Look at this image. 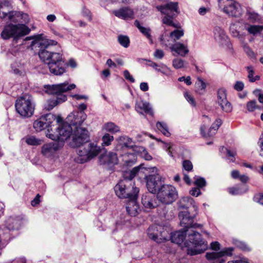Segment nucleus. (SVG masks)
<instances>
[{"label": "nucleus", "instance_id": "13", "mask_svg": "<svg viewBox=\"0 0 263 263\" xmlns=\"http://www.w3.org/2000/svg\"><path fill=\"white\" fill-rule=\"evenodd\" d=\"M22 219L20 216L10 217L5 221V227L3 233V240L7 243L10 239V232L12 230H18L22 225Z\"/></svg>", "mask_w": 263, "mask_h": 263}, {"label": "nucleus", "instance_id": "12", "mask_svg": "<svg viewBox=\"0 0 263 263\" xmlns=\"http://www.w3.org/2000/svg\"><path fill=\"white\" fill-rule=\"evenodd\" d=\"M219 8L230 16L239 17L243 12L241 5L234 0H218Z\"/></svg>", "mask_w": 263, "mask_h": 263}, {"label": "nucleus", "instance_id": "5", "mask_svg": "<svg viewBox=\"0 0 263 263\" xmlns=\"http://www.w3.org/2000/svg\"><path fill=\"white\" fill-rule=\"evenodd\" d=\"M190 231L188 234L189 242L185 243L187 254L193 256L202 253L208 248L207 242L202 238L199 233L192 230Z\"/></svg>", "mask_w": 263, "mask_h": 263}, {"label": "nucleus", "instance_id": "35", "mask_svg": "<svg viewBox=\"0 0 263 263\" xmlns=\"http://www.w3.org/2000/svg\"><path fill=\"white\" fill-rule=\"evenodd\" d=\"M114 140L113 136L106 133L101 138V146L103 147L110 145Z\"/></svg>", "mask_w": 263, "mask_h": 263}, {"label": "nucleus", "instance_id": "11", "mask_svg": "<svg viewBox=\"0 0 263 263\" xmlns=\"http://www.w3.org/2000/svg\"><path fill=\"white\" fill-rule=\"evenodd\" d=\"M157 193L158 200L165 204H171L178 197L176 188L168 184L160 185Z\"/></svg>", "mask_w": 263, "mask_h": 263}, {"label": "nucleus", "instance_id": "7", "mask_svg": "<svg viewBox=\"0 0 263 263\" xmlns=\"http://www.w3.org/2000/svg\"><path fill=\"white\" fill-rule=\"evenodd\" d=\"M158 11L165 15L162 18V23L169 26L177 28L178 25L175 24L173 19L179 13L178 3L170 2L164 5L157 6L156 7Z\"/></svg>", "mask_w": 263, "mask_h": 263}, {"label": "nucleus", "instance_id": "31", "mask_svg": "<svg viewBox=\"0 0 263 263\" xmlns=\"http://www.w3.org/2000/svg\"><path fill=\"white\" fill-rule=\"evenodd\" d=\"M102 130L106 132L115 134L120 132V128L119 126L112 122L105 123L102 127Z\"/></svg>", "mask_w": 263, "mask_h": 263}, {"label": "nucleus", "instance_id": "28", "mask_svg": "<svg viewBox=\"0 0 263 263\" xmlns=\"http://www.w3.org/2000/svg\"><path fill=\"white\" fill-rule=\"evenodd\" d=\"M117 154L114 152H109L107 155L102 156L100 158L101 161L108 165H115L119 162V157Z\"/></svg>", "mask_w": 263, "mask_h": 263}, {"label": "nucleus", "instance_id": "25", "mask_svg": "<svg viewBox=\"0 0 263 263\" xmlns=\"http://www.w3.org/2000/svg\"><path fill=\"white\" fill-rule=\"evenodd\" d=\"M177 205L179 209H187L192 205L194 210L196 212L197 211V207L195 204L194 200L190 197H182L177 202Z\"/></svg>", "mask_w": 263, "mask_h": 263}, {"label": "nucleus", "instance_id": "8", "mask_svg": "<svg viewBox=\"0 0 263 263\" xmlns=\"http://www.w3.org/2000/svg\"><path fill=\"white\" fill-rule=\"evenodd\" d=\"M34 106L32 97L28 94L18 98L15 104L16 111L25 118L30 117L33 115Z\"/></svg>", "mask_w": 263, "mask_h": 263}, {"label": "nucleus", "instance_id": "33", "mask_svg": "<svg viewBox=\"0 0 263 263\" xmlns=\"http://www.w3.org/2000/svg\"><path fill=\"white\" fill-rule=\"evenodd\" d=\"M147 62L148 63L146 64L147 65L153 67L155 70L158 72H161L162 73L166 74L167 72L170 71L169 68L163 64L158 65L151 60H148Z\"/></svg>", "mask_w": 263, "mask_h": 263}, {"label": "nucleus", "instance_id": "58", "mask_svg": "<svg viewBox=\"0 0 263 263\" xmlns=\"http://www.w3.org/2000/svg\"><path fill=\"white\" fill-rule=\"evenodd\" d=\"M184 97L185 98L186 100L192 105L195 106V102L194 101V99L193 97L190 95L187 92H184Z\"/></svg>", "mask_w": 263, "mask_h": 263}, {"label": "nucleus", "instance_id": "40", "mask_svg": "<svg viewBox=\"0 0 263 263\" xmlns=\"http://www.w3.org/2000/svg\"><path fill=\"white\" fill-rule=\"evenodd\" d=\"M247 69L248 72V77L251 82H254L259 79L260 77L259 76L256 75L255 77L253 76L254 74V70L252 66H248L247 67Z\"/></svg>", "mask_w": 263, "mask_h": 263}, {"label": "nucleus", "instance_id": "64", "mask_svg": "<svg viewBox=\"0 0 263 263\" xmlns=\"http://www.w3.org/2000/svg\"><path fill=\"white\" fill-rule=\"evenodd\" d=\"M258 143L260 148V155L263 157V138H260L259 139Z\"/></svg>", "mask_w": 263, "mask_h": 263}, {"label": "nucleus", "instance_id": "39", "mask_svg": "<svg viewBox=\"0 0 263 263\" xmlns=\"http://www.w3.org/2000/svg\"><path fill=\"white\" fill-rule=\"evenodd\" d=\"M247 191L246 187H233L228 189L229 193L232 195H241L245 193Z\"/></svg>", "mask_w": 263, "mask_h": 263}, {"label": "nucleus", "instance_id": "54", "mask_svg": "<svg viewBox=\"0 0 263 263\" xmlns=\"http://www.w3.org/2000/svg\"><path fill=\"white\" fill-rule=\"evenodd\" d=\"M173 66L176 69L182 68L184 66V61L180 59H175L173 61Z\"/></svg>", "mask_w": 263, "mask_h": 263}, {"label": "nucleus", "instance_id": "43", "mask_svg": "<svg viewBox=\"0 0 263 263\" xmlns=\"http://www.w3.org/2000/svg\"><path fill=\"white\" fill-rule=\"evenodd\" d=\"M26 142L30 145H39L41 144V141L33 136H29L25 138Z\"/></svg>", "mask_w": 263, "mask_h": 263}, {"label": "nucleus", "instance_id": "19", "mask_svg": "<svg viewBox=\"0 0 263 263\" xmlns=\"http://www.w3.org/2000/svg\"><path fill=\"white\" fill-rule=\"evenodd\" d=\"M139 192L138 188L136 187L133 188V195L132 196V198L128 199L126 206L127 212L131 216H136L138 214L139 207L137 202V198Z\"/></svg>", "mask_w": 263, "mask_h": 263}, {"label": "nucleus", "instance_id": "22", "mask_svg": "<svg viewBox=\"0 0 263 263\" xmlns=\"http://www.w3.org/2000/svg\"><path fill=\"white\" fill-rule=\"evenodd\" d=\"M213 33L214 40L219 45L226 44L228 42V37L221 27L217 26L214 27Z\"/></svg>", "mask_w": 263, "mask_h": 263}, {"label": "nucleus", "instance_id": "24", "mask_svg": "<svg viewBox=\"0 0 263 263\" xmlns=\"http://www.w3.org/2000/svg\"><path fill=\"white\" fill-rule=\"evenodd\" d=\"M113 13L116 16L123 20L133 19L134 17L133 10L128 7L115 10L113 11Z\"/></svg>", "mask_w": 263, "mask_h": 263}, {"label": "nucleus", "instance_id": "44", "mask_svg": "<svg viewBox=\"0 0 263 263\" xmlns=\"http://www.w3.org/2000/svg\"><path fill=\"white\" fill-rule=\"evenodd\" d=\"M243 49L247 56L252 60L256 59V54L251 47L247 44H244Z\"/></svg>", "mask_w": 263, "mask_h": 263}, {"label": "nucleus", "instance_id": "59", "mask_svg": "<svg viewBox=\"0 0 263 263\" xmlns=\"http://www.w3.org/2000/svg\"><path fill=\"white\" fill-rule=\"evenodd\" d=\"M253 200L261 205H263V194H258L254 196Z\"/></svg>", "mask_w": 263, "mask_h": 263}, {"label": "nucleus", "instance_id": "51", "mask_svg": "<svg viewBox=\"0 0 263 263\" xmlns=\"http://www.w3.org/2000/svg\"><path fill=\"white\" fill-rule=\"evenodd\" d=\"M183 34L182 30L176 29L170 33V37L174 39V40H178L183 35Z\"/></svg>", "mask_w": 263, "mask_h": 263}, {"label": "nucleus", "instance_id": "46", "mask_svg": "<svg viewBox=\"0 0 263 263\" xmlns=\"http://www.w3.org/2000/svg\"><path fill=\"white\" fill-rule=\"evenodd\" d=\"M230 30L233 36L237 37L239 39H241L242 38L241 35L236 29V24L235 23L231 24L230 26Z\"/></svg>", "mask_w": 263, "mask_h": 263}, {"label": "nucleus", "instance_id": "57", "mask_svg": "<svg viewBox=\"0 0 263 263\" xmlns=\"http://www.w3.org/2000/svg\"><path fill=\"white\" fill-rule=\"evenodd\" d=\"M164 55V53L162 50L156 49L154 53V56L156 59H162Z\"/></svg>", "mask_w": 263, "mask_h": 263}, {"label": "nucleus", "instance_id": "50", "mask_svg": "<svg viewBox=\"0 0 263 263\" xmlns=\"http://www.w3.org/2000/svg\"><path fill=\"white\" fill-rule=\"evenodd\" d=\"M247 108L249 111L252 112L256 109H259V107L256 105V101L252 100L247 103Z\"/></svg>", "mask_w": 263, "mask_h": 263}, {"label": "nucleus", "instance_id": "36", "mask_svg": "<svg viewBox=\"0 0 263 263\" xmlns=\"http://www.w3.org/2000/svg\"><path fill=\"white\" fill-rule=\"evenodd\" d=\"M206 84L200 78H198L195 83L196 91L199 94H202L205 90Z\"/></svg>", "mask_w": 263, "mask_h": 263}, {"label": "nucleus", "instance_id": "23", "mask_svg": "<svg viewBox=\"0 0 263 263\" xmlns=\"http://www.w3.org/2000/svg\"><path fill=\"white\" fill-rule=\"evenodd\" d=\"M119 162L124 166H131L136 161V156L134 153H125L123 154H119Z\"/></svg>", "mask_w": 263, "mask_h": 263}, {"label": "nucleus", "instance_id": "47", "mask_svg": "<svg viewBox=\"0 0 263 263\" xmlns=\"http://www.w3.org/2000/svg\"><path fill=\"white\" fill-rule=\"evenodd\" d=\"M3 16L4 18L8 17V20L11 22H16V19L15 16L16 15L17 12L16 11H11L8 13L3 11Z\"/></svg>", "mask_w": 263, "mask_h": 263}, {"label": "nucleus", "instance_id": "53", "mask_svg": "<svg viewBox=\"0 0 263 263\" xmlns=\"http://www.w3.org/2000/svg\"><path fill=\"white\" fill-rule=\"evenodd\" d=\"M194 184L198 187H202L205 185L206 181L204 178L197 177L195 178Z\"/></svg>", "mask_w": 263, "mask_h": 263}, {"label": "nucleus", "instance_id": "45", "mask_svg": "<svg viewBox=\"0 0 263 263\" xmlns=\"http://www.w3.org/2000/svg\"><path fill=\"white\" fill-rule=\"evenodd\" d=\"M227 96L226 90L221 88L218 89L217 91V102L218 103H221V102H223L224 100H227Z\"/></svg>", "mask_w": 263, "mask_h": 263}, {"label": "nucleus", "instance_id": "9", "mask_svg": "<svg viewBox=\"0 0 263 263\" xmlns=\"http://www.w3.org/2000/svg\"><path fill=\"white\" fill-rule=\"evenodd\" d=\"M211 249L214 251L212 252H207L205 257L208 260H215L221 259L219 263H222L225 261L224 258L231 256L234 251L232 247L225 248L219 251L220 244L218 241L212 242L210 244Z\"/></svg>", "mask_w": 263, "mask_h": 263}, {"label": "nucleus", "instance_id": "32", "mask_svg": "<svg viewBox=\"0 0 263 263\" xmlns=\"http://www.w3.org/2000/svg\"><path fill=\"white\" fill-rule=\"evenodd\" d=\"M135 26L139 30L140 32L143 34L150 41L151 43H153L152 37L151 35V29L149 28H146L141 25L140 22L138 20H136L134 22Z\"/></svg>", "mask_w": 263, "mask_h": 263}, {"label": "nucleus", "instance_id": "55", "mask_svg": "<svg viewBox=\"0 0 263 263\" xmlns=\"http://www.w3.org/2000/svg\"><path fill=\"white\" fill-rule=\"evenodd\" d=\"M182 165L183 168L188 172L192 171L193 169V164L189 160L183 161Z\"/></svg>", "mask_w": 263, "mask_h": 263}, {"label": "nucleus", "instance_id": "20", "mask_svg": "<svg viewBox=\"0 0 263 263\" xmlns=\"http://www.w3.org/2000/svg\"><path fill=\"white\" fill-rule=\"evenodd\" d=\"M157 196L155 194L146 193L142 195L141 203L145 209H152L158 206Z\"/></svg>", "mask_w": 263, "mask_h": 263}, {"label": "nucleus", "instance_id": "60", "mask_svg": "<svg viewBox=\"0 0 263 263\" xmlns=\"http://www.w3.org/2000/svg\"><path fill=\"white\" fill-rule=\"evenodd\" d=\"M244 87V84L242 82L237 81L234 86V88L237 91H241Z\"/></svg>", "mask_w": 263, "mask_h": 263}, {"label": "nucleus", "instance_id": "34", "mask_svg": "<svg viewBox=\"0 0 263 263\" xmlns=\"http://www.w3.org/2000/svg\"><path fill=\"white\" fill-rule=\"evenodd\" d=\"M118 140L120 143L119 146L121 148L123 147H130L132 148L134 146V142L132 138L126 136H122L118 138Z\"/></svg>", "mask_w": 263, "mask_h": 263}, {"label": "nucleus", "instance_id": "42", "mask_svg": "<svg viewBox=\"0 0 263 263\" xmlns=\"http://www.w3.org/2000/svg\"><path fill=\"white\" fill-rule=\"evenodd\" d=\"M218 104L221 107L222 110L226 112H231L232 110V106L228 100H224L221 102V103H218Z\"/></svg>", "mask_w": 263, "mask_h": 263}, {"label": "nucleus", "instance_id": "49", "mask_svg": "<svg viewBox=\"0 0 263 263\" xmlns=\"http://www.w3.org/2000/svg\"><path fill=\"white\" fill-rule=\"evenodd\" d=\"M246 16L248 20L252 22H255L258 19V14L250 10L247 11Z\"/></svg>", "mask_w": 263, "mask_h": 263}, {"label": "nucleus", "instance_id": "63", "mask_svg": "<svg viewBox=\"0 0 263 263\" xmlns=\"http://www.w3.org/2000/svg\"><path fill=\"white\" fill-rule=\"evenodd\" d=\"M227 263H249V260L247 258L240 257L239 260L229 261Z\"/></svg>", "mask_w": 263, "mask_h": 263}, {"label": "nucleus", "instance_id": "29", "mask_svg": "<svg viewBox=\"0 0 263 263\" xmlns=\"http://www.w3.org/2000/svg\"><path fill=\"white\" fill-rule=\"evenodd\" d=\"M170 49L172 51H174L182 57H184L189 51L187 46L180 42L172 45Z\"/></svg>", "mask_w": 263, "mask_h": 263}, {"label": "nucleus", "instance_id": "14", "mask_svg": "<svg viewBox=\"0 0 263 263\" xmlns=\"http://www.w3.org/2000/svg\"><path fill=\"white\" fill-rule=\"evenodd\" d=\"M56 116L52 114L42 116L33 123V127L36 132H40L46 128L50 129L52 123L55 121Z\"/></svg>", "mask_w": 263, "mask_h": 263}, {"label": "nucleus", "instance_id": "61", "mask_svg": "<svg viewBox=\"0 0 263 263\" xmlns=\"http://www.w3.org/2000/svg\"><path fill=\"white\" fill-rule=\"evenodd\" d=\"M227 156L229 157L230 160L231 162H234L235 160V155H236V153L234 151H231L229 149H227Z\"/></svg>", "mask_w": 263, "mask_h": 263}, {"label": "nucleus", "instance_id": "62", "mask_svg": "<svg viewBox=\"0 0 263 263\" xmlns=\"http://www.w3.org/2000/svg\"><path fill=\"white\" fill-rule=\"evenodd\" d=\"M190 193L192 196H196V197L198 196L201 194V192H200L199 189L198 187H193L190 191Z\"/></svg>", "mask_w": 263, "mask_h": 263}, {"label": "nucleus", "instance_id": "30", "mask_svg": "<svg viewBox=\"0 0 263 263\" xmlns=\"http://www.w3.org/2000/svg\"><path fill=\"white\" fill-rule=\"evenodd\" d=\"M135 108L136 110L140 114H142L143 111H144L146 114H149L151 115H153L152 107L149 103L147 102L140 101L137 102Z\"/></svg>", "mask_w": 263, "mask_h": 263}, {"label": "nucleus", "instance_id": "27", "mask_svg": "<svg viewBox=\"0 0 263 263\" xmlns=\"http://www.w3.org/2000/svg\"><path fill=\"white\" fill-rule=\"evenodd\" d=\"M187 232H188L187 230L182 229L181 230L172 233L171 236L172 242L177 244L181 243L186 236Z\"/></svg>", "mask_w": 263, "mask_h": 263}, {"label": "nucleus", "instance_id": "56", "mask_svg": "<svg viewBox=\"0 0 263 263\" xmlns=\"http://www.w3.org/2000/svg\"><path fill=\"white\" fill-rule=\"evenodd\" d=\"M123 75L126 80L129 81L131 83L135 82V79L133 76L130 74L127 70H125L123 71Z\"/></svg>", "mask_w": 263, "mask_h": 263}, {"label": "nucleus", "instance_id": "48", "mask_svg": "<svg viewBox=\"0 0 263 263\" xmlns=\"http://www.w3.org/2000/svg\"><path fill=\"white\" fill-rule=\"evenodd\" d=\"M234 244L238 248L243 251H249L250 249L249 247L243 242L235 240L233 241Z\"/></svg>", "mask_w": 263, "mask_h": 263}, {"label": "nucleus", "instance_id": "1", "mask_svg": "<svg viewBox=\"0 0 263 263\" xmlns=\"http://www.w3.org/2000/svg\"><path fill=\"white\" fill-rule=\"evenodd\" d=\"M71 135L72 141L71 145L73 147H79L77 153L79 155L77 161L84 163L88 160L97 156L101 151L102 148L93 143H90L84 145L89 139L88 132L86 128L77 127L73 128Z\"/></svg>", "mask_w": 263, "mask_h": 263}, {"label": "nucleus", "instance_id": "52", "mask_svg": "<svg viewBox=\"0 0 263 263\" xmlns=\"http://www.w3.org/2000/svg\"><path fill=\"white\" fill-rule=\"evenodd\" d=\"M139 152L141 153V157L145 160H151L152 159V157L148 153L147 151L144 147H141L140 148Z\"/></svg>", "mask_w": 263, "mask_h": 263}, {"label": "nucleus", "instance_id": "15", "mask_svg": "<svg viewBox=\"0 0 263 263\" xmlns=\"http://www.w3.org/2000/svg\"><path fill=\"white\" fill-rule=\"evenodd\" d=\"M180 219V224L184 230L189 229L201 228L202 225L197 223H194V218L195 215L191 216L187 211H181L178 215Z\"/></svg>", "mask_w": 263, "mask_h": 263}, {"label": "nucleus", "instance_id": "16", "mask_svg": "<svg viewBox=\"0 0 263 263\" xmlns=\"http://www.w3.org/2000/svg\"><path fill=\"white\" fill-rule=\"evenodd\" d=\"M146 187L149 193L155 194L158 192L160 185H162L161 177L157 173L149 175L145 177Z\"/></svg>", "mask_w": 263, "mask_h": 263}, {"label": "nucleus", "instance_id": "10", "mask_svg": "<svg viewBox=\"0 0 263 263\" xmlns=\"http://www.w3.org/2000/svg\"><path fill=\"white\" fill-rule=\"evenodd\" d=\"M30 31V29L24 24H9L5 27L1 32V37L4 39H8L13 37L14 39L26 35Z\"/></svg>", "mask_w": 263, "mask_h": 263}, {"label": "nucleus", "instance_id": "2", "mask_svg": "<svg viewBox=\"0 0 263 263\" xmlns=\"http://www.w3.org/2000/svg\"><path fill=\"white\" fill-rule=\"evenodd\" d=\"M57 42L53 40H43L39 44L41 49L39 55L42 61L45 62L49 71L55 76H61L66 71L67 64L63 54L53 51L51 46L55 45Z\"/></svg>", "mask_w": 263, "mask_h": 263}, {"label": "nucleus", "instance_id": "41", "mask_svg": "<svg viewBox=\"0 0 263 263\" xmlns=\"http://www.w3.org/2000/svg\"><path fill=\"white\" fill-rule=\"evenodd\" d=\"M118 41L120 44L125 48H127L129 45V39L126 35H119L118 37Z\"/></svg>", "mask_w": 263, "mask_h": 263}, {"label": "nucleus", "instance_id": "17", "mask_svg": "<svg viewBox=\"0 0 263 263\" xmlns=\"http://www.w3.org/2000/svg\"><path fill=\"white\" fill-rule=\"evenodd\" d=\"M86 114L84 111H73L67 117V123L72 127L73 128L81 127L83 122L86 120Z\"/></svg>", "mask_w": 263, "mask_h": 263}, {"label": "nucleus", "instance_id": "18", "mask_svg": "<svg viewBox=\"0 0 263 263\" xmlns=\"http://www.w3.org/2000/svg\"><path fill=\"white\" fill-rule=\"evenodd\" d=\"M167 232L159 231L156 226H150L147 230L148 237L158 243H161L168 240Z\"/></svg>", "mask_w": 263, "mask_h": 263}, {"label": "nucleus", "instance_id": "26", "mask_svg": "<svg viewBox=\"0 0 263 263\" xmlns=\"http://www.w3.org/2000/svg\"><path fill=\"white\" fill-rule=\"evenodd\" d=\"M222 124V121L220 119H216L215 122L211 126L209 132L207 134H205V130L206 129V126L204 125H203L200 127V131L201 134L203 135L204 137H207V136H212L214 134H215L217 130L218 129V128L220 127V126Z\"/></svg>", "mask_w": 263, "mask_h": 263}, {"label": "nucleus", "instance_id": "3", "mask_svg": "<svg viewBox=\"0 0 263 263\" xmlns=\"http://www.w3.org/2000/svg\"><path fill=\"white\" fill-rule=\"evenodd\" d=\"M76 87L75 84H69L67 82L57 84L44 85V90L46 93L57 96L56 99L48 100L47 109L51 110L58 104L65 102L67 100V96L64 93L73 89Z\"/></svg>", "mask_w": 263, "mask_h": 263}, {"label": "nucleus", "instance_id": "4", "mask_svg": "<svg viewBox=\"0 0 263 263\" xmlns=\"http://www.w3.org/2000/svg\"><path fill=\"white\" fill-rule=\"evenodd\" d=\"M55 121L58 125V126L56 127L55 131L51 133V132H52V128L48 129L46 137L53 141H58L63 145L64 142L70 137L73 130L72 127L67 122H63L60 117H56Z\"/></svg>", "mask_w": 263, "mask_h": 263}, {"label": "nucleus", "instance_id": "6", "mask_svg": "<svg viewBox=\"0 0 263 263\" xmlns=\"http://www.w3.org/2000/svg\"><path fill=\"white\" fill-rule=\"evenodd\" d=\"M140 167H135L132 169L129 172V178L125 179L123 180H121L114 187V190L116 195L120 198H128V199L132 198L133 195V192L131 193L130 188L128 186V184L132 185V180L135 177L136 175L140 171ZM133 186L132 190H133Z\"/></svg>", "mask_w": 263, "mask_h": 263}, {"label": "nucleus", "instance_id": "38", "mask_svg": "<svg viewBox=\"0 0 263 263\" xmlns=\"http://www.w3.org/2000/svg\"><path fill=\"white\" fill-rule=\"evenodd\" d=\"M245 29L250 33L253 35H256L261 30V28L259 26L256 25H250L246 24L245 26Z\"/></svg>", "mask_w": 263, "mask_h": 263}, {"label": "nucleus", "instance_id": "37", "mask_svg": "<svg viewBox=\"0 0 263 263\" xmlns=\"http://www.w3.org/2000/svg\"><path fill=\"white\" fill-rule=\"evenodd\" d=\"M156 127L162 134L166 137H169L171 133L169 132L167 124L163 122H158L156 124Z\"/></svg>", "mask_w": 263, "mask_h": 263}, {"label": "nucleus", "instance_id": "21", "mask_svg": "<svg viewBox=\"0 0 263 263\" xmlns=\"http://www.w3.org/2000/svg\"><path fill=\"white\" fill-rule=\"evenodd\" d=\"M62 145L58 142H50L44 144L41 148L42 155L46 158L52 157Z\"/></svg>", "mask_w": 263, "mask_h": 263}]
</instances>
